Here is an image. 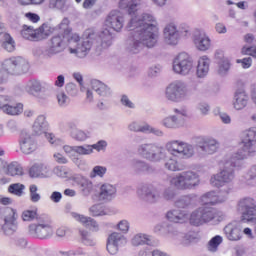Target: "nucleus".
I'll return each instance as SVG.
<instances>
[{
	"instance_id": "e433bc0d",
	"label": "nucleus",
	"mask_w": 256,
	"mask_h": 256,
	"mask_svg": "<svg viewBox=\"0 0 256 256\" xmlns=\"http://www.w3.org/2000/svg\"><path fill=\"white\" fill-rule=\"evenodd\" d=\"M74 181L84 197H89V195H91V191H93V182H91V180L83 176H75Z\"/></svg>"
},
{
	"instance_id": "680f3d73",
	"label": "nucleus",
	"mask_w": 256,
	"mask_h": 256,
	"mask_svg": "<svg viewBox=\"0 0 256 256\" xmlns=\"http://www.w3.org/2000/svg\"><path fill=\"white\" fill-rule=\"evenodd\" d=\"M29 191H30V199L32 203H39V201H41V195L37 193L38 191L37 185L35 184L30 185Z\"/></svg>"
},
{
	"instance_id": "a211bd4d",
	"label": "nucleus",
	"mask_w": 256,
	"mask_h": 256,
	"mask_svg": "<svg viewBox=\"0 0 256 256\" xmlns=\"http://www.w3.org/2000/svg\"><path fill=\"white\" fill-rule=\"evenodd\" d=\"M241 148L237 152L228 153L234 161L243 163L245 159L256 156V144L253 142H245L241 140Z\"/></svg>"
},
{
	"instance_id": "aec40b11",
	"label": "nucleus",
	"mask_w": 256,
	"mask_h": 256,
	"mask_svg": "<svg viewBox=\"0 0 256 256\" xmlns=\"http://www.w3.org/2000/svg\"><path fill=\"white\" fill-rule=\"evenodd\" d=\"M180 39L181 38L179 36L177 24H175L174 22L166 24L163 29V42L165 43V45L175 47V45L179 44Z\"/></svg>"
},
{
	"instance_id": "13d9d810",
	"label": "nucleus",
	"mask_w": 256,
	"mask_h": 256,
	"mask_svg": "<svg viewBox=\"0 0 256 256\" xmlns=\"http://www.w3.org/2000/svg\"><path fill=\"white\" fill-rule=\"evenodd\" d=\"M107 173V167L105 166H95L91 173H90V177L91 179H95V177H105V174Z\"/></svg>"
},
{
	"instance_id": "774afa93",
	"label": "nucleus",
	"mask_w": 256,
	"mask_h": 256,
	"mask_svg": "<svg viewBox=\"0 0 256 256\" xmlns=\"http://www.w3.org/2000/svg\"><path fill=\"white\" fill-rule=\"evenodd\" d=\"M243 55H250L256 59V42L252 46H243L242 48Z\"/></svg>"
},
{
	"instance_id": "7c9ffc66",
	"label": "nucleus",
	"mask_w": 256,
	"mask_h": 256,
	"mask_svg": "<svg viewBox=\"0 0 256 256\" xmlns=\"http://www.w3.org/2000/svg\"><path fill=\"white\" fill-rule=\"evenodd\" d=\"M160 124L166 129H181V127H185V118L170 115L162 119Z\"/></svg>"
},
{
	"instance_id": "f257e3e1",
	"label": "nucleus",
	"mask_w": 256,
	"mask_h": 256,
	"mask_svg": "<svg viewBox=\"0 0 256 256\" xmlns=\"http://www.w3.org/2000/svg\"><path fill=\"white\" fill-rule=\"evenodd\" d=\"M143 0H120L119 9L127 11L131 19L126 29L129 31L125 41V50L129 55H139L145 47L153 49L159 41L157 20L151 13L138 14Z\"/></svg>"
},
{
	"instance_id": "6ab92c4d",
	"label": "nucleus",
	"mask_w": 256,
	"mask_h": 256,
	"mask_svg": "<svg viewBox=\"0 0 256 256\" xmlns=\"http://www.w3.org/2000/svg\"><path fill=\"white\" fill-rule=\"evenodd\" d=\"M127 245V238L119 232H113L108 236L106 249L110 255H117L119 247Z\"/></svg>"
},
{
	"instance_id": "4be33fe9",
	"label": "nucleus",
	"mask_w": 256,
	"mask_h": 256,
	"mask_svg": "<svg viewBox=\"0 0 256 256\" xmlns=\"http://www.w3.org/2000/svg\"><path fill=\"white\" fill-rule=\"evenodd\" d=\"M20 151L24 155H31L34 151L37 150V142L33 135L29 134L26 131H23L19 139Z\"/></svg>"
},
{
	"instance_id": "0eeeda50",
	"label": "nucleus",
	"mask_w": 256,
	"mask_h": 256,
	"mask_svg": "<svg viewBox=\"0 0 256 256\" xmlns=\"http://www.w3.org/2000/svg\"><path fill=\"white\" fill-rule=\"evenodd\" d=\"M55 233L53 224H51V218L47 215H42L37 218L36 223H32L28 226V235L33 239H51Z\"/></svg>"
},
{
	"instance_id": "f03ea898",
	"label": "nucleus",
	"mask_w": 256,
	"mask_h": 256,
	"mask_svg": "<svg viewBox=\"0 0 256 256\" xmlns=\"http://www.w3.org/2000/svg\"><path fill=\"white\" fill-rule=\"evenodd\" d=\"M165 151L170 155L165 160L164 167L173 173L182 171L170 179V185L178 191H193L201 185V176L193 170H186L187 166L177 159H192L195 157V146L181 140H171L165 145Z\"/></svg>"
},
{
	"instance_id": "c85d7f7f",
	"label": "nucleus",
	"mask_w": 256,
	"mask_h": 256,
	"mask_svg": "<svg viewBox=\"0 0 256 256\" xmlns=\"http://www.w3.org/2000/svg\"><path fill=\"white\" fill-rule=\"evenodd\" d=\"M117 197V188L109 183H104L100 186V191L98 195L99 201L103 203H109Z\"/></svg>"
},
{
	"instance_id": "39448f33",
	"label": "nucleus",
	"mask_w": 256,
	"mask_h": 256,
	"mask_svg": "<svg viewBox=\"0 0 256 256\" xmlns=\"http://www.w3.org/2000/svg\"><path fill=\"white\" fill-rule=\"evenodd\" d=\"M31 65L22 56H15L4 60L0 64V85L7 83L9 75H25L29 73Z\"/></svg>"
},
{
	"instance_id": "338daca9",
	"label": "nucleus",
	"mask_w": 256,
	"mask_h": 256,
	"mask_svg": "<svg viewBox=\"0 0 256 256\" xmlns=\"http://www.w3.org/2000/svg\"><path fill=\"white\" fill-rule=\"evenodd\" d=\"M92 151L95 150L98 153H101V151H105L107 149V141L105 140H99L97 143L90 145Z\"/></svg>"
},
{
	"instance_id": "ea45409f",
	"label": "nucleus",
	"mask_w": 256,
	"mask_h": 256,
	"mask_svg": "<svg viewBox=\"0 0 256 256\" xmlns=\"http://www.w3.org/2000/svg\"><path fill=\"white\" fill-rule=\"evenodd\" d=\"M2 111L6 115H11L12 117H17L18 115H21V113H23V103H16L15 105H12L10 103Z\"/></svg>"
},
{
	"instance_id": "393cba45",
	"label": "nucleus",
	"mask_w": 256,
	"mask_h": 256,
	"mask_svg": "<svg viewBox=\"0 0 256 256\" xmlns=\"http://www.w3.org/2000/svg\"><path fill=\"white\" fill-rule=\"evenodd\" d=\"M60 33L63 35V39L67 40L68 44L70 45H77L81 41V38L76 33H71V27H69V20L64 18L58 26Z\"/></svg>"
},
{
	"instance_id": "09e8293b",
	"label": "nucleus",
	"mask_w": 256,
	"mask_h": 256,
	"mask_svg": "<svg viewBox=\"0 0 256 256\" xmlns=\"http://www.w3.org/2000/svg\"><path fill=\"white\" fill-rule=\"evenodd\" d=\"M180 240L183 245H191V243H197V241H199V237L196 232L190 231L186 234L182 233V238Z\"/></svg>"
},
{
	"instance_id": "72a5a7b5",
	"label": "nucleus",
	"mask_w": 256,
	"mask_h": 256,
	"mask_svg": "<svg viewBox=\"0 0 256 256\" xmlns=\"http://www.w3.org/2000/svg\"><path fill=\"white\" fill-rule=\"evenodd\" d=\"M224 233L229 241H240L241 225L237 222L229 223L224 227Z\"/></svg>"
},
{
	"instance_id": "2eb2a0df",
	"label": "nucleus",
	"mask_w": 256,
	"mask_h": 256,
	"mask_svg": "<svg viewBox=\"0 0 256 256\" xmlns=\"http://www.w3.org/2000/svg\"><path fill=\"white\" fill-rule=\"evenodd\" d=\"M65 38H63V33L59 30V34L54 35L50 39L49 46L42 50V58L43 59H52L55 55H59L65 49Z\"/></svg>"
},
{
	"instance_id": "ddd939ff",
	"label": "nucleus",
	"mask_w": 256,
	"mask_h": 256,
	"mask_svg": "<svg viewBox=\"0 0 256 256\" xmlns=\"http://www.w3.org/2000/svg\"><path fill=\"white\" fill-rule=\"evenodd\" d=\"M3 214L4 223L0 224V231H2L6 237H11V235L17 232V219H19V215L17 214V210L9 207L3 209Z\"/></svg>"
},
{
	"instance_id": "bb28decb",
	"label": "nucleus",
	"mask_w": 256,
	"mask_h": 256,
	"mask_svg": "<svg viewBox=\"0 0 256 256\" xmlns=\"http://www.w3.org/2000/svg\"><path fill=\"white\" fill-rule=\"evenodd\" d=\"M233 109L235 111H243L249 105V94L243 88H238L234 92L232 99Z\"/></svg>"
},
{
	"instance_id": "69168bd1",
	"label": "nucleus",
	"mask_w": 256,
	"mask_h": 256,
	"mask_svg": "<svg viewBox=\"0 0 256 256\" xmlns=\"http://www.w3.org/2000/svg\"><path fill=\"white\" fill-rule=\"evenodd\" d=\"M50 9H58L63 11L65 9V0H50L49 2Z\"/></svg>"
},
{
	"instance_id": "412c9836",
	"label": "nucleus",
	"mask_w": 256,
	"mask_h": 256,
	"mask_svg": "<svg viewBox=\"0 0 256 256\" xmlns=\"http://www.w3.org/2000/svg\"><path fill=\"white\" fill-rule=\"evenodd\" d=\"M124 23L125 17L119 10H112L105 20L106 27L113 29V31H116V33H119L121 29H123Z\"/></svg>"
},
{
	"instance_id": "6e6d98bb",
	"label": "nucleus",
	"mask_w": 256,
	"mask_h": 256,
	"mask_svg": "<svg viewBox=\"0 0 256 256\" xmlns=\"http://www.w3.org/2000/svg\"><path fill=\"white\" fill-rule=\"evenodd\" d=\"M54 173L57 177H61L62 179L71 177V170L65 166H57L54 168Z\"/></svg>"
},
{
	"instance_id": "b1692460",
	"label": "nucleus",
	"mask_w": 256,
	"mask_h": 256,
	"mask_svg": "<svg viewBox=\"0 0 256 256\" xmlns=\"http://www.w3.org/2000/svg\"><path fill=\"white\" fill-rule=\"evenodd\" d=\"M192 39L198 51L205 52L211 49V38L204 31L196 30Z\"/></svg>"
},
{
	"instance_id": "4d7b16f0",
	"label": "nucleus",
	"mask_w": 256,
	"mask_h": 256,
	"mask_svg": "<svg viewBox=\"0 0 256 256\" xmlns=\"http://www.w3.org/2000/svg\"><path fill=\"white\" fill-rule=\"evenodd\" d=\"M196 109H197V111H199V113H200V115H202V117H207V115H209V113H211V105H209L205 101L199 102L196 106Z\"/></svg>"
},
{
	"instance_id": "20e7f679",
	"label": "nucleus",
	"mask_w": 256,
	"mask_h": 256,
	"mask_svg": "<svg viewBox=\"0 0 256 256\" xmlns=\"http://www.w3.org/2000/svg\"><path fill=\"white\" fill-rule=\"evenodd\" d=\"M222 167L218 173L210 178L212 187L220 189V193L229 195L233 191V182L235 181V169H243L244 163L234 160L229 154H226L221 160Z\"/></svg>"
},
{
	"instance_id": "a18cd8bd",
	"label": "nucleus",
	"mask_w": 256,
	"mask_h": 256,
	"mask_svg": "<svg viewBox=\"0 0 256 256\" xmlns=\"http://www.w3.org/2000/svg\"><path fill=\"white\" fill-rule=\"evenodd\" d=\"M129 131H133L134 133H147L149 129V124H143L138 121H133L128 125Z\"/></svg>"
},
{
	"instance_id": "2f4dec72",
	"label": "nucleus",
	"mask_w": 256,
	"mask_h": 256,
	"mask_svg": "<svg viewBox=\"0 0 256 256\" xmlns=\"http://www.w3.org/2000/svg\"><path fill=\"white\" fill-rule=\"evenodd\" d=\"M29 175L32 178L41 177L42 179L51 177V167L43 163L34 164L29 170Z\"/></svg>"
},
{
	"instance_id": "58836bf2",
	"label": "nucleus",
	"mask_w": 256,
	"mask_h": 256,
	"mask_svg": "<svg viewBox=\"0 0 256 256\" xmlns=\"http://www.w3.org/2000/svg\"><path fill=\"white\" fill-rule=\"evenodd\" d=\"M132 245H134V247H139V245L153 246V237L142 233L136 234L132 238Z\"/></svg>"
},
{
	"instance_id": "e2e57ef3",
	"label": "nucleus",
	"mask_w": 256,
	"mask_h": 256,
	"mask_svg": "<svg viewBox=\"0 0 256 256\" xmlns=\"http://www.w3.org/2000/svg\"><path fill=\"white\" fill-rule=\"evenodd\" d=\"M75 152L77 155H91L93 154V150L91 145L85 144L83 146H75Z\"/></svg>"
},
{
	"instance_id": "603ef678",
	"label": "nucleus",
	"mask_w": 256,
	"mask_h": 256,
	"mask_svg": "<svg viewBox=\"0 0 256 256\" xmlns=\"http://www.w3.org/2000/svg\"><path fill=\"white\" fill-rule=\"evenodd\" d=\"M80 235H81V239H82V243L84 245H87L89 247H93L96 245V241L95 238H93V236L86 230H82L80 231Z\"/></svg>"
},
{
	"instance_id": "4c0bfd02",
	"label": "nucleus",
	"mask_w": 256,
	"mask_h": 256,
	"mask_svg": "<svg viewBox=\"0 0 256 256\" xmlns=\"http://www.w3.org/2000/svg\"><path fill=\"white\" fill-rule=\"evenodd\" d=\"M174 205L177 209H193V207H196L197 203L191 195H183L175 200Z\"/></svg>"
},
{
	"instance_id": "79ce46f5",
	"label": "nucleus",
	"mask_w": 256,
	"mask_h": 256,
	"mask_svg": "<svg viewBox=\"0 0 256 256\" xmlns=\"http://www.w3.org/2000/svg\"><path fill=\"white\" fill-rule=\"evenodd\" d=\"M244 181L246 185L255 187L256 185V164L252 165L244 174Z\"/></svg>"
},
{
	"instance_id": "3c124183",
	"label": "nucleus",
	"mask_w": 256,
	"mask_h": 256,
	"mask_svg": "<svg viewBox=\"0 0 256 256\" xmlns=\"http://www.w3.org/2000/svg\"><path fill=\"white\" fill-rule=\"evenodd\" d=\"M70 137H72L74 141L83 142L89 139V134L78 128L77 130L70 131Z\"/></svg>"
},
{
	"instance_id": "4468645a",
	"label": "nucleus",
	"mask_w": 256,
	"mask_h": 256,
	"mask_svg": "<svg viewBox=\"0 0 256 256\" xmlns=\"http://www.w3.org/2000/svg\"><path fill=\"white\" fill-rule=\"evenodd\" d=\"M237 211L242 221H256V201L252 197H244L237 203Z\"/></svg>"
},
{
	"instance_id": "49530a36",
	"label": "nucleus",
	"mask_w": 256,
	"mask_h": 256,
	"mask_svg": "<svg viewBox=\"0 0 256 256\" xmlns=\"http://www.w3.org/2000/svg\"><path fill=\"white\" fill-rule=\"evenodd\" d=\"M223 243V237L216 235L208 242L207 249L210 253H217L219 245Z\"/></svg>"
},
{
	"instance_id": "5fc2aeb1",
	"label": "nucleus",
	"mask_w": 256,
	"mask_h": 256,
	"mask_svg": "<svg viewBox=\"0 0 256 256\" xmlns=\"http://www.w3.org/2000/svg\"><path fill=\"white\" fill-rule=\"evenodd\" d=\"M218 73L219 75H227V72L229 71L231 64L229 63V59L223 58L220 61H218Z\"/></svg>"
},
{
	"instance_id": "9b49d317",
	"label": "nucleus",
	"mask_w": 256,
	"mask_h": 256,
	"mask_svg": "<svg viewBox=\"0 0 256 256\" xmlns=\"http://www.w3.org/2000/svg\"><path fill=\"white\" fill-rule=\"evenodd\" d=\"M187 84L181 80L170 83L165 90V99L171 103H181L187 97Z\"/></svg>"
},
{
	"instance_id": "bf43d9fd",
	"label": "nucleus",
	"mask_w": 256,
	"mask_h": 256,
	"mask_svg": "<svg viewBox=\"0 0 256 256\" xmlns=\"http://www.w3.org/2000/svg\"><path fill=\"white\" fill-rule=\"evenodd\" d=\"M167 233L170 235V237H173L174 239H180L183 237V233L179 231V228L175 227L173 224L167 225Z\"/></svg>"
},
{
	"instance_id": "052dcab7",
	"label": "nucleus",
	"mask_w": 256,
	"mask_h": 256,
	"mask_svg": "<svg viewBox=\"0 0 256 256\" xmlns=\"http://www.w3.org/2000/svg\"><path fill=\"white\" fill-rule=\"evenodd\" d=\"M176 195L177 194L175 193V188L171 186L166 187L162 193V197L165 199V201H173Z\"/></svg>"
},
{
	"instance_id": "de8ad7c7",
	"label": "nucleus",
	"mask_w": 256,
	"mask_h": 256,
	"mask_svg": "<svg viewBox=\"0 0 256 256\" xmlns=\"http://www.w3.org/2000/svg\"><path fill=\"white\" fill-rule=\"evenodd\" d=\"M56 99L59 107H62V109H65V107H68L69 103H71V98H69L63 90L56 93Z\"/></svg>"
},
{
	"instance_id": "0e129e2a",
	"label": "nucleus",
	"mask_w": 256,
	"mask_h": 256,
	"mask_svg": "<svg viewBox=\"0 0 256 256\" xmlns=\"http://www.w3.org/2000/svg\"><path fill=\"white\" fill-rule=\"evenodd\" d=\"M15 101L13 96L9 95H0V110L3 111L8 104H11Z\"/></svg>"
},
{
	"instance_id": "864d4df0",
	"label": "nucleus",
	"mask_w": 256,
	"mask_h": 256,
	"mask_svg": "<svg viewBox=\"0 0 256 256\" xmlns=\"http://www.w3.org/2000/svg\"><path fill=\"white\" fill-rule=\"evenodd\" d=\"M8 191L12 195H17V197H21V195H23V191H25V185L21 183L11 184L8 187Z\"/></svg>"
},
{
	"instance_id": "423d86ee",
	"label": "nucleus",
	"mask_w": 256,
	"mask_h": 256,
	"mask_svg": "<svg viewBox=\"0 0 256 256\" xmlns=\"http://www.w3.org/2000/svg\"><path fill=\"white\" fill-rule=\"evenodd\" d=\"M225 219V214L216 208L201 206L190 214V225L194 227H201L207 223H214L217 225Z\"/></svg>"
},
{
	"instance_id": "c9c22d12",
	"label": "nucleus",
	"mask_w": 256,
	"mask_h": 256,
	"mask_svg": "<svg viewBox=\"0 0 256 256\" xmlns=\"http://www.w3.org/2000/svg\"><path fill=\"white\" fill-rule=\"evenodd\" d=\"M209 67H211V60L209 57H200L196 68V75L198 79H205V77L209 75Z\"/></svg>"
},
{
	"instance_id": "7ed1b4c3",
	"label": "nucleus",
	"mask_w": 256,
	"mask_h": 256,
	"mask_svg": "<svg viewBox=\"0 0 256 256\" xmlns=\"http://www.w3.org/2000/svg\"><path fill=\"white\" fill-rule=\"evenodd\" d=\"M111 45H113V34L108 29L98 33L95 28H89L84 32V39L77 43L75 48L69 47L68 51L71 55L83 59L91 49L99 53L103 49H109Z\"/></svg>"
},
{
	"instance_id": "6e6552de",
	"label": "nucleus",
	"mask_w": 256,
	"mask_h": 256,
	"mask_svg": "<svg viewBox=\"0 0 256 256\" xmlns=\"http://www.w3.org/2000/svg\"><path fill=\"white\" fill-rule=\"evenodd\" d=\"M137 153L146 161H151V163H161V161L167 159V150L157 143L140 144L137 147Z\"/></svg>"
},
{
	"instance_id": "8fccbe9b",
	"label": "nucleus",
	"mask_w": 256,
	"mask_h": 256,
	"mask_svg": "<svg viewBox=\"0 0 256 256\" xmlns=\"http://www.w3.org/2000/svg\"><path fill=\"white\" fill-rule=\"evenodd\" d=\"M89 213L92 215V217H103L107 215V212L105 211V206L101 204H95L89 208Z\"/></svg>"
},
{
	"instance_id": "c756f323",
	"label": "nucleus",
	"mask_w": 256,
	"mask_h": 256,
	"mask_svg": "<svg viewBox=\"0 0 256 256\" xmlns=\"http://www.w3.org/2000/svg\"><path fill=\"white\" fill-rule=\"evenodd\" d=\"M70 215L74 221H77V223H80V225H83L86 229H90V231H99V223H97L95 219L77 212H71Z\"/></svg>"
},
{
	"instance_id": "1a4fd4ad",
	"label": "nucleus",
	"mask_w": 256,
	"mask_h": 256,
	"mask_svg": "<svg viewBox=\"0 0 256 256\" xmlns=\"http://www.w3.org/2000/svg\"><path fill=\"white\" fill-rule=\"evenodd\" d=\"M172 70L176 75L187 77L195 71L193 57L186 52L179 53L172 62Z\"/></svg>"
},
{
	"instance_id": "f3484780",
	"label": "nucleus",
	"mask_w": 256,
	"mask_h": 256,
	"mask_svg": "<svg viewBox=\"0 0 256 256\" xmlns=\"http://www.w3.org/2000/svg\"><path fill=\"white\" fill-rule=\"evenodd\" d=\"M137 195L147 203H157L161 200V191L151 183H145L138 187Z\"/></svg>"
},
{
	"instance_id": "5701e85b",
	"label": "nucleus",
	"mask_w": 256,
	"mask_h": 256,
	"mask_svg": "<svg viewBox=\"0 0 256 256\" xmlns=\"http://www.w3.org/2000/svg\"><path fill=\"white\" fill-rule=\"evenodd\" d=\"M165 219L169 221V223L183 225V223H187V221H190L191 215H189V212H187V210L173 208L166 212Z\"/></svg>"
},
{
	"instance_id": "a878e982",
	"label": "nucleus",
	"mask_w": 256,
	"mask_h": 256,
	"mask_svg": "<svg viewBox=\"0 0 256 256\" xmlns=\"http://www.w3.org/2000/svg\"><path fill=\"white\" fill-rule=\"evenodd\" d=\"M227 199H229V194L221 193V190L218 194L215 191H210L201 196V203L204 205H219L225 203Z\"/></svg>"
},
{
	"instance_id": "f704fd0d",
	"label": "nucleus",
	"mask_w": 256,
	"mask_h": 256,
	"mask_svg": "<svg viewBox=\"0 0 256 256\" xmlns=\"http://www.w3.org/2000/svg\"><path fill=\"white\" fill-rule=\"evenodd\" d=\"M130 167L136 175H143L144 173H151L153 171L151 165L141 159H133Z\"/></svg>"
},
{
	"instance_id": "cd10ccee",
	"label": "nucleus",
	"mask_w": 256,
	"mask_h": 256,
	"mask_svg": "<svg viewBox=\"0 0 256 256\" xmlns=\"http://www.w3.org/2000/svg\"><path fill=\"white\" fill-rule=\"evenodd\" d=\"M21 37L26 39L27 41H41V39L45 38V32L43 27L38 29H34L33 26L23 25L21 30Z\"/></svg>"
},
{
	"instance_id": "9d476101",
	"label": "nucleus",
	"mask_w": 256,
	"mask_h": 256,
	"mask_svg": "<svg viewBox=\"0 0 256 256\" xmlns=\"http://www.w3.org/2000/svg\"><path fill=\"white\" fill-rule=\"evenodd\" d=\"M49 89H51V84L37 79H30L24 85V91L28 95L37 98L38 101H45L49 97V94H47Z\"/></svg>"
},
{
	"instance_id": "a19ab883",
	"label": "nucleus",
	"mask_w": 256,
	"mask_h": 256,
	"mask_svg": "<svg viewBox=\"0 0 256 256\" xmlns=\"http://www.w3.org/2000/svg\"><path fill=\"white\" fill-rule=\"evenodd\" d=\"M6 175H11V177H15V175H23V167L19 162H12L10 164H6Z\"/></svg>"
},
{
	"instance_id": "37998d69",
	"label": "nucleus",
	"mask_w": 256,
	"mask_h": 256,
	"mask_svg": "<svg viewBox=\"0 0 256 256\" xmlns=\"http://www.w3.org/2000/svg\"><path fill=\"white\" fill-rule=\"evenodd\" d=\"M247 143L256 144V126H252L242 132V140Z\"/></svg>"
},
{
	"instance_id": "dca6fc26",
	"label": "nucleus",
	"mask_w": 256,
	"mask_h": 256,
	"mask_svg": "<svg viewBox=\"0 0 256 256\" xmlns=\"http://www.w3.org/2000/svg\"><path fill=\"white\" fill-rule=\"evenodd\" d=\"M32 131L35 135H44L51 145H57V138H55V134L47 132L49 131V122H47V117H45V115H39L35 119Z\"/></svg>"
},
{
	"instance_id": "473e14b6",
	"label": "nucleus",
	"mask_w": 256,
	"mask_h": 256,
	"mask_svg": "<svg viewBox=\"0 0 256 256\" xmlns=\"http://www.w3.org/2000/svg\"><path fill=\"white\" fill-rule=\"evenodd\" d=\"M91 86H92V91L97 93L100 99H111L113 92L111 91V88L107 86L105 83L99 80H93L91 82Z\"/></svg>"
},
{
	"instance_id": "c03bdc74",
	"label": "nucleus",
	"mask_w": 256,
	"mask_h": 256,
	"mask_svg": "<svg viewBox=\"0 0 256 256\" xmlns=\"http://www.w3.org/2000/svg\"><path fill=\"white\" fill-rule=\"evenodd\" d=\"M2 37V48L8 51V53H13L15 51V40H13V37L7 33H4Z\"/></svg>"
},
{
	"instance_id": "f8f14e48",
	"label": "nucleus",
	"mask_w": 256,
	"mask_h": 256,
	"mask_svg": "<svg viewBox=\"0 0 256 256\" xmlns=\"http://www.w3.org/2000/svg\"><path fill=\"white\" fill-rule=\"evenodd\" d=\"M219 150V141L211 136H200L196 141V151L199 157L215 155Z\"/></svg>"
}]
</instances>
